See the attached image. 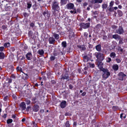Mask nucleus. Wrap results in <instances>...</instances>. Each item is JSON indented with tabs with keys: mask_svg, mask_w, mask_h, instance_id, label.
Returning <instances> with one entry per match:
<instances>
[{
	"mask_svg": "<svg viewBox=\"0 0 127 127\" xmlns=\"http://www.w3.org/2000/svg\"><path fill=\"white\" fill-rule=\"evenodd\" d=\"M59 4V2L57 1L54 0L53 2L52 7V9L54 10L53 12V13L55 16H57V14L55 13L56 11H57L58 9L60 8Z\"/></svg>",
	"mask_w": 127,
	"mask_h": 127,
	"instance_id": "nucleus-1",
	"label": "nucleus"
},
{
	"mask_svg": "<svg viewBox=\"0 0 127 127\" xmlns=\"http://www.w3.org/2000/svg\"><path fill=\"white\" fill-rule=\"evenodd\" d=\"M95 55L98 60L100 61H103L104 59V55L100 52H95Z\"/></svg>",
	"mask_w": 127,
	"mask_h": 127,
	"instance_id": "nucleus-2",
	"label": "nucleus"
},
{
	"mask_svg": "<svg viewBox=\"0 0 127 127\" xmlns=\"http://www.w3.org/2000/svg\"><path fill=\"white\" fill-rule=\"evenodd\" d=\"M103 72L102 77L103 78L106 79L110 75V73L107 69H104L101 70Z\"/></svg>",
	"mask_w": 127,
	"mask_h": 127,
	"instance_id": "nucleus-3",
	"label": "nucleus"
},
{
	"mask_svg": "<svg viewBox=\"0 0 127 127\" xmlns=\"http://www.w3.org/2000/svg\"><path fill=\"white\" fill-rule=\"evenodd\" d=\"M118 76L119 80L121 81L125 80L127 78L126 75L122 72H120L119 73Z\"/></svg>",
	"mask_w": 127,
	"mask_h": 127,
	"instance_id": "nucleus-4",
	"label": "nucleus"
},
{
	"mask_svg": "<svg viewBox=\"0 0 127 127\" xmlns=\"http://www.w3.org/2000/svg\"><path fill=\"white\" fill-rule=\"evenodd\" d=\"M90 23H81L80 25V26L84 29H86L90 26Z\"/></svg>",
	"mask_w": 127,
	"mask_h": 127,
	"instance_id": "nucleus-5",
	"label": "nucleus"
},
{
	"mask_svg": "<svg viewBox=\"0 0 127 127\" xmlns=\"http://www.w3.org/2000/svg\"><path fill=\"white\" fill-rule=\"evenodd\" d=\"M66 7L67 9L71 10L74 8V5L72 3H69L67 4Z\"/></svg>",
	"mask_w": 127,
	"mask_h": 127,
	"instance_id": "nucleus-6",
	"label": "nucleus"
},
{
	"mask_svg": "<svg viewBox=\"0 0 127 127\" xmlns=\"http://www.w3.org/2000/svg\"><path fill=\"white\" fill-rule=\"evenodd\" d=\"M103 64L102 62L99 61L98 60L97 61V65L101 71L104 69L103 67Z\"/></svg>",
	"mask_w": 127,
	"mask_h": 127,
	"instance_id": "nucleus-7",
	"label": "nucleus"
},
{
	"mask_svg": "<svg viewBox=\"0 0 127 127\" xmlns=\"http://www.w3.org/2000/svg\"><path fill=\"white\" fill-rule=\"evenodd\" d=\"M116 32L119 34H122L124 32L122 28L120 26L119 27L118 29L116 30Z\"/></svg>",
	"mask_w": 127,
	"mask_h": 127,
	"instance_id": "nucleus-8",
	"label": "nucleus"
},
{
	"mask_svg": "<svg viewBox=\"0 0 127 127\" xmlns=\"http://www.w3.org/2000/svg\"><path fill=\"white\" fill-rule=\"evenodd\" d=\"M49 43L50 44H54L56 41L55 39L52 37H50L48 39Z\"/></svg>",
	"mask_w": 127,
	"mask_h": 127,
	"instance_id": "nucleus-9",
	"label": "nucleus"
},
{
	"mask_svg": "<svg viewBox=\"0 0 127 127\" xmlns=\"http://www.w3.org/2000/svg\"><path fill=\"white\" fill-rule=\"evenodd\" d=\"M26 57L28 60H30L32 59V56L31 53L29 52L26 55Z\"/></svg>",
	"mask_w": 127,
	"mask_h": 127,
	"instance_id": "nucleus-10",
	"label": "nucleus"
},
{
	"mask_svg": "<svg viewBox=\"0 0 127 127\" xmlns=\"http://www.w3.org/2000/svg\"><path fill=\"white\" fill-rule=\"evenodd\" d=\"M20 106L23 110H25L26 108V105L24 102H22L20 105Z\"/></svg>",
	"mask_w": 127,
	"mask_h": 127,
	"instance_id": "nucleus-11",
	"label": "nucleus"
},
{
	"mask_svg": "<svg viewBox=\"0 0 127 127\" xmlns=\"http://www.w3.org/2000/svg\"><path fill=\"white\" fill-rule=\"evenodd\" d=\"M39 109V107L38 105H35L32 107V109L34 112H36L38 111Z\"/></svg>",
	"mask_w": 127,
	"mask_h": 127,
	"instance_id": "nucleus-12",
	"label": "nucleus"
},
{
	"mask_svg": "<svg viewBox=\"0 0 127 127\" xmlns=\"http://www.w3.org/2000/svg\"><path fill=\"white\" fill-rule=\"evenodd\" d=\"M66 102L65 100L62 101L60 104V106L61 108H64L66 106Z\"/></svg>",
	"mask_w": 127,
	"mask_h": 127,
	"instance_id": "nucleus-13",
	"label": "nucleus"
},
{
	"mask_svg": "<svg viewBox=\"0 0 127 127\" xmlns=\"http://www.w3.org/2000/svg\"><path fill=\"white\" fill-rule=\"evenodd\" d=\"M69 78L68 75L67 73H65L64 75H63L62 76L61 79H67Z\"/></svg>",
	"mask_w": 127,
	"mask_h": 127,
	"instance_id": "nucleus-14",
	"label": "nucleus"
},
{
	"mask_svg": "<svg viewBox=\"0 0 127 127\" xmlns=\"http://www.w3.org/2000/svg\"><path fill=\"white\" fill-rule=\"evenodd\" d=\"M112 68L114 70L116 71L118 70L119 66L117 64H115L113 65Z\"/></svg>",
	"mask_w": 127,
	"mask_h": 127,
	"instance_id": "nucleus-15",
	"label": "nucleus"
},
{
	"mask_svg": "<svg viewBox=\"0 0 127 127\" xmlns=\"http://www.w3.org/2000/svg\"><path fill=\"white\" fill-rule=\"evenodd\" d=\"M95 49L98 52L100 51L101 50V46L100 44H98L95 46Z\"/></svg>",
	"mask_w": 127,
	"mask_h": 127,
	"instance_id": "nucleus-16",
	"label": "nucleus"
},
{
	"mask_svg": "<svg viewBox=\"0 0 127 127\" xmlns=\"http://www.w3.org/2000/svg\"><path fill=\"white\" fill-rule=\"evenodd\" d=\"M43 15L46 18V17H49L50 16V14L47 11H44L43 13Z\"/></svg>",
	"mask_w": 127,
	"mask_h": 127,
	"instance_id": "nucleus-17",
	"label": "nucleus"
},
{
	"mask_svg": "<svg viewBox=\"0 0 127 127\" xmlns=\"http://www.w3.org/2000/svg\"><path fill=\"white\" fill-rule=\"evenodd\" d=\"M53 35L54 37V38L58 40L60 36L59 34L55 33H53Z\"/></svg>",
	"mask_w": 127,
	"mask_h": 127,
	"instance_id": "nucleus-18",
	"label": "nucleus"
},
{
	"mask_svg": "<svg viewBox=\"0 0 127 127\" xmlns=\"http://www.w3.org/2000/svg\"><path fill=\"white\" fill-rule=\"evenodd\" d=\"M112 37L116 39H121L120 36L117 34L113 35H112Z\"/></svg>",
	"mask_w": 127,
	"mask_h": 127,
	"instance_id": "nucleus-19",
	"label": "nucleus"
},
{
	"mask_svg": "<svg viewBox=\"0 0 127 127\" xmlns=\"http://www.w3.org/2000/svg\"><path fill=\"white\" fill-rule=\"evenodd\" d=\"M102 2V0H92V2L93 3H101Z\"/></svg>",
	"mask_w": 127,
	"mask_h": 127,
	"instance_id": "nucleus-20",
	"label": "nucleus"
},
{
	"mask_svg": "<svg viewBox=\"0 0 127 127\" xmlns=\"http://www.w3.org/2000/svg\"><path fill=\"white\" fill-rule=\"evenodd\" d=\"M116 56V54L114 52H111L110 55V57L112 58H114Z\"/></svg>",
	"mask_w": 127,
	"mask_h": 127,
	"instance_id": "nucleus-21",
	"label": "nucleus"
},
{
	"mask_svg": "<svg viewBox=\"0 0 127 127\" xmlns=\"http://www.w3.org/2000/svg\"><path fill=\"white\" fill-rule=\"evenodd\" d=\"M38 53L39 55H42L44 53V52L42 49H39L38 52Z\"/></svg>",
	"mask_w": 127,
	"mask_h": 127,
	"instance_id": "nucleus-22",
	"label": "nucleus"
},
{
	"mask_svg": "<svg viewBox=\"0 0 127 127\" xmlns=\"http://www.w3.org/2000/svg\"><path fill=\"white\" fill-rule=\"evenodd\" d=\"M5 57V54L2 52H0V59H3Z\"/></svg>",
	"mask_w": 127,
	"mask_h": 127,
	"instance_id": "nucleus-23",
	"label": "nucleus"
},
{
	"mask_svg": "<svg viewBox=\"0 0 127 127\" xmlns=\"http://www.w3.org/2000/svg\"><path fill=\"white\" fill-rule=\"evenodd\" d=\"M68 0H61V3L62 5H64L67 2Z\"/></svg>",
	"mask_w": 127,
	"mask_h": 127,
	"instance_id": "nucleus-24",
	"label": "nucleus"
},
{
	"mask_svg": "<svg viewBox=\"0 0 127 127\" xmlns=\"http://www.w3.org/2000/svg\"><path fill=\"white\" fill-rule=\"evenodd\" d=\"M73 10H71L70 12L71 14H74L77 13L76 11V9L75 7H74L73 9H72Z\"/></svg>",
	"mask_w": 127,
	"mask_h": 127,
	"instance_id": "nucleus-25",
	"label": "nucleus"
},
{
	"mask_svg": "<svg viewBox=\"0 0 127 127\" xmlns=\"http://www.w3.org/2000/svg\"><path fill=\"white\" fill-rule=\"evenodd\" d=\"M70 125L69 124V121H66L64 127H69Z\"/></svg>",
	"mask_w": 127,
	"mask_h": 127,
	"instance_id": "nucleus-26",
	"label": "nucleus"
},
{
	"mask_svg": "<svg viewBox=\"0 0 127 127\" xmlns=\"http://www.w3.org/2000/svg\"><path fill=\"white\" fill-rule=\"evenodd\" d=\"M16 70L17 72H23L22 71V69L19 66H18L16 68Z\"/></svg>",
	"mask_w": 127,
	"mask_h": 127,
	"instance_id": "nucleus-27",
	"label": "nucleus"
},
{
	"mask_svg": "<svg viewBox=\"0 0 127 127\" xmlns=\"http://www.w3.org/2000/svg\"><path fill=\"white\" fill-rule=\"evenodd\" d=\"M118 13L119 16L120 17L122 16L123 15L122 12L120 10L118 11Z\"/></svg>",
	"mask_w": 127,
	"mask_h": 127,
	"instance_id": "nucleus-28",
	"label": "nucleus"
},
{
	"mask_svg": "<svg viewBox=\"0 0 127 127\" xmlns=\"http://www.w3.org/2000/svg\"><path fill=\"white\" fill-rule=\"evenodd\" d=\"M62 46L64 48H65L66 46V43L65 41H63L62 43Z\"/></svg>",
	"mask_w": 127,
	"mask_h": 127,
	"instance_id": "nucleus-29",
	"label": "nucleus"
},
{
	"mask_svg": "<svg viewBox=\"0 0 127 127\" xmlns=\"http://www.w3.org/2000/svg\"><path fill=\"white\" fill-rule=\"evenodd\" d=\"M13 122V120L11 119H9L7 121V124H9Z\"/></svg>",
	"mask_w": 127,
	"mask_h": 127,
	"instance_id": "nucleus-30",
	"label": "nucleus"
},
{
	"mask_svg": "<svg viewBox=\"0 0 127 127\" xmlns=\"http://www.w3.org/2000/svg\"><path fill=\"white\" fill-rule=\"evenodd\" d=\"M106 62L107 63H110L111 61V59L110 57H107L106 59Z\"/></svg>",
	"mask_w": 127,
	"mask_h": 127,
	"instance_id": "nucleus-31",
	"label": "nucleus"
},
{
	"mask_svg": "<svg viewBox=\"0 0 127 127\" xmlns=\"http://www.w3.org/2000/svg\"><path fill=\"white\" fill-rule=\"evenodd\" d=\"M102 6L103 9H106L107 6V5L106 4H102Z\"/></svg>",
	"mask_w": 127,
	"mask_h": 127,
	"instance_id": "nucleus-32",
	"label": "nucleus"
},
{
	"mask_svg": "<svg viewBox=\"0 0 127 127\" xmlns=\"http://www.w3.org/2000/svg\"><path fill=\"white\" fill-rule=\"evenodd\" d=\"M100 7V5L99 4H95L94 6V8H96L99 7Z\"/></svg>",
	"mask_w": 127,
	"mask_h": 127,
	"instance_id": "nucleus-33",
	"label": "nucleus"
},
{
	"mask_svg": "<svg viewBox=\"0 0 127 127\" xmlns=\"http://www.w3.org/2000/svg\"><path fill=\"white\" fill-rule=\"evenodd\" d=\"M25 101L27 105L31 103V101L30 100L28 99H26L25 100Z\"/></svg>",
	"mask_w": 127,
	"mask_h": 127,
	"instance_id": "nucleus-34",
	"label": "nucleus"
},
{
	"mask_svg": "<svg viewBox=\"0 0 127 127\" xmlns=\"http://www.w3.org/2000/svg\"><path fill=\"white\" fill-rule=\"evenodd\" d=\"M10 45V43L9 42H8L4 43V46L5 47H8Z\"/></svg>",
	"mask_w": 127,
	"mask_h": 127,
	"instance_id": "nucleus-35",
	"label": "nucleus"
},
{
	"mask_svg": "<svg viewBox=\"0 0 127 127\" xmlns=\"http://www.w3.org/2000/svg\"><path fill=\"white\" fill-rule=\"evenodd\" d=\"M59 54V53L56 51H54L53 53V55L54 56H57Z\"/></svg>",
	"mask_w": 127,
	"mask_h": 127,
	"instance_id": "nucleus-36",
	"label": "nucleus"
},
{
	"mask_svg": "<svg viewBox=\"0 0 127 127\" xmlns=\"http://www.w3.org/2000/svg\"><path fill=\"white\" fill-rule=\"evenodd\" d=\"M89 66L90 67L92 68H94L95 67V65L94 64L89 63Z\"/></svg>",
	"mask_w": 127,
	"mask_h": 127,
	"instance_id": "nucleus-37",
	"label": "nucleus"
},
{
	"mask_svg": "<svg viewBox=\"0 0 127 127\" xmlns=\"http://www.w3.org/2000/svg\"><path fill=\"white\" fill-rule=\"evenodd\" d=\"M120 116L121 118H122V117L124 118H126V115L124 114H121Z\"/></svg>",
	"mask_w": 127,
	"mask_h": 127,
	"instance_id": "nucleus-38",
	"label": "nucleus"
},
{
	"mask_svg": "<svg viewBox=\"0 0 127 127\" xmlns=\"http://www.w3.org/2000/svg\"><path fill=\"white\" fill-rule=\"evenodd\" d=\"M116 60L117 63H119L121 62L122 59L117 58L116 59Z\"/></svg>",
	"mask_w": 127,
	"mask_h": 127,
	"instance_id": "nucleus-39",
	"label": "nucleus"
},
{
	"mask_svg": "<svg viewBox=\"0 0 127 127\" xmlns=\"http://www.w3.org/2000/svg\"><path fill=\"white\" fill-rule=\"evenodd\" d=\"M114 1H111L110 3L109 6L110 7H112L114 4Z\"/></svg>",
	"mask_w": 127,
	"mask_h": 127,
	"instance_id": "nucleus-40",
	"label": "nucleus"
},
{
	"mask_svg": "<svg viewBox=\"0 0 127 127\" xmlns=\"http://www.w3.org/2000/svg\"><path fill=\"white\" fill-rule=\"evenodd\" d=\"M112 109L114 111H116L118 109V107L117 106H113L112 107Z\"/></svg>",
	"mask_w": 127,
	"mask_h": 127,
	"instance_id": "nucleus-41",
	"label": "nucleus"
},
{
	"mask_svg": "<svg viewBox=\"0 0 127 127\" xmlns=\"http://www.w3.org/2000/svg\"><path fill=\"white\" fill-rule=\"evenodd\" d=\"M88 4V3L86 2H84L82 6L84 8H85V7L87 6Z\"/></svg>",
	"mask_w": 127,
	"mask_h": 127,
	"instance_id": "nucleus-42",
	"label": "nucleus"
},
{
	"mask_svg": "<svg viewBox=\"0 0 127 127\" xmlns=\"http://www.w3.org/2000/svg\"><path fill=\"white\" fill-rule=\"evenodd\" d=\"M27 8H30L32 6V4L31 3H27Z\"/></svg>",
	"mask_w": 127,
	"mask_h": 127,
	"instance_id": "nucleus-43",
	"label": "nucleus"
},
{
	"mask_svg": "<svg viewBox=\"0 0 127 127\" xmlns=\"http://www.w3.org/2000/svg\"><path fill=\"white\" fill-rule=\"evenodd\" d=\"M55 59V57L54 56H51L50 57V59L51 61L54 60Z\"/></svg>",
	"mask_w": 127,
	"mask_h": 127,
	"instance_id": "nucleus-44",
	"label": "nucleus"
},
{
	"mask_svg": "<svg viewBox=\"0 0 127 127\" xmlns=\"http://www.w3.org/2000/svg\"><path fill=\"white\" fill-rule=\"evenodd\" d=\"M118 50L119 51L121 52L122 53L123 52V49L121 47H119L118 48Z\"/></svg>",
	"mask_w": 127,
	"mask_h": 127,
	"instance_id": "nucleus-45",
	"label": "nucleus"
},
{
	"mask_svg": "<svg viewBox=\"0 0 127 127\" xmlns=\"http://www.w3.org/2000/svg\"><path fill=\"white\" fill-rule=\"evenodd\" d=\"M8 96H5L4 98H3V100H4L6 101H7V99H8Z\"/></svg>",
	"mask_w": 127,
	"mask_h": 127,
	"instance_id": "nucleus-46",
	"label": "nucleus"
},
{
	"mask_svg": "<svg viewBox=\"0 0 127 127\" xmlns=\"http://www.w3.org/2000/svg\"><path fill=\"white\" fill-rule=\"evenodd\" d=\"M110 11L111 12H112L114 10V9L113 7H110L109 9Z\"/></svg>",
	"mask_w": 127,
	"mask_h": 127,
	"instance_id": "nucleus-47",
	"label": "nucleus"
},
{
	"mask_svg": "<svg viewBox=\"0 0 127 127\" xmlns=\"http://www.w3.org/2000/svg\"><path fill=\"white\" fill-rule=\"evenodd\" d=\"M80 48L81 49V50L83 51H84L86 50V48L84 47H81Z\"/></svg>",
	"mask_w": 127,
	"mask_h": 127,
	"instance_id": "nucleus-48",
	"label": "nucleus"
},
{
	"mask_svg": "<svg viewBox=\"0 0 127 127\" xmlns=\"http://www.w3.org/2000/svg\"><path fill=\"white\" fill-rule=\"evenodd\" d=\"M118 27L116 25H113L112 26V28L113 29H116Z\"/></svg>",
	"mask_w": 127,
	"mask_h": 127,
	"instance_id": "nucleus-49",
	"label": "nucleus"
},
{
	"mask_svg": "<svg viewBox=\"0 0 127 127\" xmlns=\"http://www.w3.org/2000/svg\"><path fill=\"white\" fill-rule=\"evenodd\" d=\"M84 59L85 61V62H87L88 61V58H87V56H85L84 57Z\"/></svg>",
	"mask_w": 127,
	"mask_h": 127,
	"instance_id": "nucleus-50",
	"label": "nucleus"
},
{
	"mask_svg": "<svg viewBox=\"0 0 127 127\" xmlns=\"http://www.w3.org/2000/svg\"><path fill=\"white\" fill-rule=\"evenodd\" d=\"M30 26L31 27L33 28L34 26V24L33 23H31L30 24Z\"/></svg>",
	"mask_w": 127,
	"mask_h": 127,
	"instance_id": "nucleus-51",
	"label": "nucleus"
},
{
	"mask_svg": "<svg viewBox=\"0 0 127 127\" xmlns=\"http://www.w3.org/2000/svg\"><path fill=\"white\" fill-rule=\"evenodd\" d=\"M4 49V47L3 46H1L0 47V51H3Z\"/></svg>",
	"mask_w": 127,
	"mask_h": 127,
	"instance_id": "nucleus-52",
	"label": "nucleus"
},
{
	"mask_svg": "<svg viewBox=\"0 0 127 127\" xmlns=\"http://www.w3.org/2000/svg\"><path fill=\"white\" fill-rule=\"evenodd\" d=\"M76 11L77 13H80L81 12V10L79 8H77L76 10Z\"/></svg>",
	"mask_w": 127,
	"mask_h": 127,
	"instance_id": "nucleus-53",
	"label": "nucleus"
},
{
	"mask_svg": "<svg viewBox=\"0 0 127 127\" xmlns=\"http://www.w3.org/2000/svg\"><path fill=\"white\" fill-rule=\"evenodd\" d=\"M69 87L70 89H71L73 88V86H72V85L70 84L69 85Z\"/></svg>",
	"mask_w": 127,
	"mask_h": 127,
	"instance_id": "nucleus-54",
	"label": "nucleus"
},
{
	"mask_svg": "<svg viewBox=\"0 0 127 127\" xmlns=\"http://www.w3.org/2000/svg\"><path fill=\"white\" fill-rule=\"evenodd\" d=\"M86 94V93L85 92H84L81 95L82 96H84Z\"/></svg>",
	"mask_w": 127,
	"mask_h": 127,
	"instance_id": "nucleus-55",
	"label": "nucleus"
},
{
	"mask_svg": "<svg viewBox=\"0 0 127 127\" xmlns=\"http://www.w3.org/2000/svg\"><path fill=\"white\" fill-rule=\"evenodd\" d=\"M6 26L5 25H3L2 26V28L3 29H5L7 28Z\"/></svg>",
	"mask_w": 127,
	"mask_h": 127,
	"instance_id": "nucleus-56",
	"label": "nucleus"
},
{
	"mask_svg": "<svg viewBox=\"0 0 127 127\" xmlns=\"http://www.w3.org/2000/svg\"><path fill=\"white\" fill-rule=\"evenodd\" d=\"M123 42L122 40H120L119 42V44H122L123 43Z\"/></svg>",
	"mask_w": 127,
	"mask_h": 127,
	"instance_id": "nucleus-57",
	"label": "nucleus"
},
{
	"mask_svg": "<svg viewBox=\"0 0 127 127\" xmlns=\"http://www.w3.org/2000/svg\"><path fill=\"white\" fill-rule=\"evenodd\" d=\"M107 37V36H106L104 35L103 36V39L104 40H105V39H106Z\"/></svg>",
	"mask_w": 127,
	"mask_h": 127,
	"instance_id": "nucleus-58",
	"label": "nucleus"
},
{
	"mask_svg": "<svg viewBox=\"0 0 127 127\" xmlns=\"http://www.w3.org/2000/svg\"><path fill=\"white\" fill-rule=\"evenodd\" d=\"M7 116V115L6 114H4L3 116V118H5Z\"/></svg>",
	"mask_w": 127,
	"mask_h": 127,
	"instance_id": "nucleus-59",
	"label": "nucleus"
},
{
	"mask_svg": "<svg viewBox=\"0 0 127 127\" xmlns=\"http://www.w3.org/2000/svg\"><path fill=\"white\" fill-rule=\"evenodd\" d=\"M31 108V107L30 106H28L27 107V108L26 109L27 111H28L29 110V109Z\"/></svg>",
	"mask_w": 127,
	"mask_h": 127,
	"instance_id": "nucleus-60",
	"label": "nucleus"
},
{
	"mask_svg": "<svg viewBox=\"0 0 127 127\" xmlns=\"http://www.w3.org/2000/svg\"><path fill=\"white\" fill-rule=\"evenodd\" d=\"M12 118L13 119H15L16 117V116L15 115H12Z\"/></svg>",
	"mask_w": 127,
	"mask_h": 127,
	"instance_id": "nucleus-61",
	"label": "nucleus"
},
{
	"mask_svg": "<svg viewBox=\"0 0 127 127\" xmlns=\"http://www.w3.org/2000/svg\"><path fill=\"white\" fill-rule=\"evenodd\" d=\"M118 8L120 9H121L122 8V6L121 5H119L118 6Z\"/></svg>",
	"mask_w": 127,
	"mask_h": 127,
	"instance_id": "nucleus-62",
	"label": "nucleus"
},
{
	"mask_svg": "<svg viewBox=\"0 0 127 127\" xmlns=\"http://www.w3.org/2000/svg\"><path fill=\"white\" fill-rule=\"evenodd\" d=\"M25 59V57L24 56H22V58H21V60H24Z\"/></svg>",
	"mask_w": 127,
	"mask_h": 127,
	"instance_id": "nucleus-63",
	"label": "nucleus"
},
{
	"mask_svg": "<svg viewBox=\"0 0 127 127\" xmlns=\"http://www.w3.org/2000/svg\"><path fill=\"white\" fill-rule=\"evenodd\" d=\"M124 42H127V38L125 39L124 40Z\"/></svg>",
	"mask_w": 127,
	"mask_h": 127,
	"instance_id": "nucleus-64",
	"label": "nucleus"
}]
</instances>
